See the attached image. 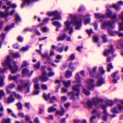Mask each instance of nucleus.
I'll use <instances>...</instances> for the list:
<instances>
[{
  "label": "nucleus",
  "instance_id": "nucleus-1",
  "mask_svg": "<svg viewBox=\"0 0 123 123\" xmlns=\"http://www.w3.org/2000/svg\"><path fill=\"white\" fill-rule=\"evenodd\" d=\"M69 17L72 19L71 21H69V20H67L65 22V24L66 27L64 29V30L67 31L68 30H69V33L71 34L73 32V29L70 27L69 26L72 24L75 25L76 27L75 29L76 30L79 29L81 24V22L80 21L77 20L76 19V17L74 15L70 14Z\"/></svg>",
  "mask_w": 123,
  "mask_h": 123
},
{
  "label": "nucleus",
  "instance_id": "nucleus-2",
  "mask_svg": "<svg viewBox=\"0 0 123 123\" xmlns=\"http://www.w3.org/2000/svg\"><path fill=\"white\" fill-rule=\"evenodd\" d=\"M75 78L76 81H74V83L75 84H77L73 87V89L74 91L68 94V95H71V98L72 99H73V97L74 95L77 96L79 95V87L81 85L80 83V78L78 74L76 75Z\"/></svg>",
  "mask_w": 123,
  "mask_h": 123
},
{
  "label": "nucleus",
  "instance_id": "nucleus-3",
  "mask_svg": "<svg viewBox=\"0 0 123 123\" xmlns=\"http://www.w3.org/2000/svg\"><path fill=\"white\" fill-rule=\"evenodd\" d=\"M10 57L9 56H7L6 57V59L2 63V65L4 67H5L6 66H8L12 73H15L17 70L18 67L15 65L16 62H13L14 65L13 67H12L10 64Z\"/></svg>",
  "mask_w": 123,
  "mask_h": 123
},
{
  "label": "nucleus",
  "instance_id": "nucleus-4",
  "mask_svg": "<svg viewBox=\"0 0 123 123\" xmlns=\"http://www.w3.org/2000/svg\"><path fill=\"white\" fill-rule=\"evenodd\" d=\"M102 101V99L101 98L97 97L93 99L92 102L89 101L87 103L88 107L89 108H91L92 106H95L96 105V103L101 102Z\"/></svg>",
  "mask_w": 123,
  "mask_h": 123
},
{
  "label": "nucleus",
  "instance_id": "nucleus-5",
  "mask_svg": "<svg viewBox=\"0 0 123 123\" xmlns=\"http://www.w3.org/2000/svg\"><path fill=\"white\" fill-rule=\"evenodd\" d=\"M48 14L49 16L54 15L55 16V18L52 19V21L61 18V17L60 16V13L57 11L48 12Z\"/></svg>",
  "mask_w": 123,
  "mask_h": 123
},
{
  "label": "nucleus",
  "instance_id": "nucleus-6",
  "mask_svg": "<svg viewBox=\"0 0 123 123\" xmlns=\"http://www.w3.org/2000/svg\"><path fill=\"white\" fill-rule=\"evenodd\" d=\"M94 80L92 79H88L86 81L87 87L89 89H92L94 86L93 83Z\"/></svg>",
  "mask_w": 123,
  "mask_h": 123
},
{
  "label": "nucleus",
  "instance_id": "nucleus-7",
  "mask_svg": "<svg viewBox=\"0 0 123 123\" xmlns=\"http://www.w3.org/2000/svg\"><path fill=\"white\" fill-rule=\"evenodd\" d=\"M119 17L123 20V21L119 24V30L122 31L123 30V12H122L121 14L119 15Z\"/></svg>",
  "mask_w": 123,
  "mask_h": 123
},
{
  "label": "nucleus",
  "instance_id": "nucleus-8",
  "mask_svg": "<svg viewBox=\"0 0 123 123\" xmlns=\"http://www.w3.org/2000/svg\"><path fill=\"white\" fill-rule=\"evenodd\" d=\"M15 87V85L12 84H10L7 86L6 87V89L7 93L9 94L10 95V93L11 92H10V89L12 88Z\"/></svg>",
  "mask_w": 123,
  "mask_h": 123
},
{
  "label": "nucleus",
  "instance_id": "nucleus-9",
  "mask_svg": "<svg viewBox=\"0 0 123 123\" xmlns=\"http://www.w3.org/2000/svg\"><path fill=\"white\" fill-rule=\"evenodd\" d=\"M34 88L35 91L34 93V94L36 95L38 94L39 92L38 89L39 87V85L37 83H35L34 84Z\"/></svg>",
  "mask_w": 123,
  "mask_h": 123
},
{
  "label": "nucleus",
  "instance_id": "nucleus-10",
  "mask_svg": "<svg viewBox=\"0 0 123 123\" xmlns=\"http://www.w3.org/2000/svg\"><path fill=\"white\" fill-rule=\"evenodd\" d=\"M104 79L102 78H98V80L97 83V86H100L102 84L104 83Z\"/></svg>",
  "mask_w": 123,
  "mask_h": 123
},
{
  "label": "nucleus",
  "instance_id": "nucleus-11",
  "mask_svg": "<svg viewBox=\"0 0 123 123\" xmlns=\"http://www.w3.org/2000/svg\"><path fill=\"white\" fill-rule=\"evenodd\" d=\"M45 74L46 72L44 71H43L42 72V76L40 77V78L42 80L45 81L48 80V78L45 76Z\"/></svg>",
  "mask_w": 123,
  "mask_h": 123
},
{
  "label": "nucleus",
  "instance_id": "nucleus-12",
  "mask_svg": "<svg viewBox=\"0 0 123 123\" xmlns=\"http://www.w3.org/2000/svg\"><path fill=\"white\" fill-rule=\"evenodd\" d=\"M11 96H15V97L18 99H20L22 98V97L18 94H16L14 92H12L10 95Z\"/></svg>",
  "mask_w": 123,
  "mask_h": 123
},
{
  "label": "nucleus",
  "instance_id": "nucleus-13",
  "mask_svg": "<svg viewBox=\"0 0 123 123\" xmlns=\"http://www.w3.org/2000/svg\"><path fill=\"white\" fill-rule=\"evenodd\" d=\"M111 50H110L109 49L108 50H106L104 53V55L105 56H107L110 53H111L112 54L113 52V50L112 49V46H111Z\"/></svg>",
  "mask_w": 123,
  "mask_h": 123
},
{
  "label": "nucleus",
  "instance_id": "nucleus-14",
  "mask_svg": "<svg viewBox=\"0 0 123 123\" xmlns=\"http://www.w3.org/2000/svg\"><path fill=\"white\" fill-rule=\"evenodd\" d=\"M61 111H56V114L62 116L63 115L64 112V110L63 108L62 107H61Z\"/></svg>",
  "mask_w": 123,
  "mask_h": 123
},
{
  "label": "nucleus",
  "instance_id": "nucleus-15",
  "mask_svg": "<svg viewBox=\"0 0 123 123\" xmlns=\"http://www.w3.org/2000/svg\"><path fill=\"white\" fill-rule=\"evenodd\" d=\"M31 74L29 73V71L26 68L24 69L22 71V75L25 76L26 75H30Z\"/></svg>",
  "mask_w": 123,
  "mask_h": 123
},
{
  "label": "nucleus",
  "instance_id": "nucleus-16",
  "mask_svg": "<svg viewBox=\"0 0 123 123\" xmlns=\"http://www.w3.org/2000/svg\"><path fill=\"white\" fill-rule=\"evenodd\" d=\"M62 82L64 85L66 87L69 86L71 83V81L70 80H69L67 81L63 80L62 81Z\"/></svg>",
  "mask_w": 123,
  "mask_h": 123
},
{
  "label": "nucleus",
  "instance_id": "nucleus-17",
  "mask_svg": "<svg viewBox=\"0 0 123 123\" xmlns=\"http://www.w3.org/2000/svg\"><path fill=\"white\" fill-rule=\"evenodd\" d=\"M111 25V23L109 21L105 22L102 24V28H104L106 26H110Z\"/></svg>",
  "mask_w": 123,
  "mask_h": 123
},
{
  "label": "nucleus",
  "instance_id": "nucleus-18",
  "mask_svg": "<svg viewBox=\"0 0 123 123\" xmlns=\"http://www.w3.org/2000/svg\"><path fill=\"white\" fill-rule=\"evenodd\" d=\"M29 81H28L27 83L26 84H25L24 86H21L20 85H19L18 86V89L19 90H21L24 88H25L26 86L29 84Z\"/></svg>",
  "mask_w": 123,
  "mask_h": 123
},
{
  "label": "nucleus",
  "instance_id": "nucleus-19",
  "mask_svg": "<svg viewBox=\"0 0 123 123\" xmlns=\"http://www.w3.org/2000/svg\"><path fill=\"white\" fill-rule=\"evenodd\" d=\"M19 76V75L15 76H12L11 75H10L9 76V79L10 80H16L17 79Z\"/></svg>",
  "mask_w": 123,
  "mask_h": 123
},
{
  "label": "nucleus",
  "instance_id": "nucleus-20",
  "mask_svg": "<svg viewBox=\"0 0 123 123\" xmlns=\"http://www.w3.org/2000/svg\"><path fill=\"white\" fill-rule=\"evenodd\" d=\"M103 114L104 115L103 117V119L104 120H105L107 118V114L106 112V111L104 110L103 112Z\"/></svg>",
  "mask_w": 123,
  "mask_h": 123
},
{
  "label": "nucleus",
  "instance_id": "nucleus-21",
  "mask_svg": "<svg viewBox=\"0 0 123 123\" xmlns=\"http://www.w3.org/2000/svg\"><path fill=\"white\" fill-rule=\"evenodd\" d=\"M65 75L66 77L68 78L71 76L72 73L70 71H67L66 72Z\"/></svg>",
  "mask_w": 123,
  "mask_h": 123
},
{
  "label": "nucleus",
  "instance_id": "nucleus-22",
  "mask_svg": "<svg viewBox=\"0 0 123 123\" xmlns=\"http://www.w3.org/2000/svg\"><path fill=\"white\" fill-rule=\"evenodd\" d=\"M56 109L53 107H50L48 109V111L49 112H53L55 111Z\"/></svg>",
  "mask_w": 123,
  "mask_h": 123
},
{
  "label": "nucleus",
  "instance_id": "nucleus-23",
  "mask_svg": "<svg viewBox=\"0 0 123 123\" xmlns=\"http://www.w3.org/2000/svg\"><path fill=\"white\" fill-rule=\"evenodd\" d=\"M93 114H95L97 115L98 116H99V115L100 114V113L98 111H97L95 110H94L92 112Z\"/></svg>",
  "mask_w": 123,
  "mask_h": 123
},
{
  "label": "nucleus",
  "instance_id": "nucleus-24",
  "mask_svg": "<svg viewBox=\"0 0 123 123\" xmlns=\"http://www.w3.org/2000/svg\"><path fill=\"white\" fill-rule=\"evenodd\" d=\"M11 96H11V97L8 98L7 101V102L8 103H10L13 102V101L14 99L12 98Z\"/></svg>",
  "mask_w": 123,
  "mask_h": 123
},
{
  "label": "nucleus",
  "instance_id": "nucleus-25",
  "mask_svg": "<svg viewBox=\"0 0 123 123\" xmlns=\"http://www.w3.org/2000/svg\"><path fill=\"white\" fill-rule=\"evenodd\" d=\"M66 36V35L65 34L63 36H60L58 37L57 40H62L64 39Z\"/></svg>",
  "mask_w": 123,
  "mask_h": 123
},
{
  "label": "nucleus",
  "instance_id": "nucleus-26",
  "mask_svg": "<svg viewBox=\"0 0 123 123\" xmlns=\"http://www.w3.org/2000/svg\"><path fill=\"white\" fill-rule=\"evenodd\" d=\"M41 88L43 90H45L47 89V86L46 85L43 84L41 85Z\"/></svg>",
  "mask_w": 123,
  "mask_h": 123
},
{
  "label": "nucleus",
  "instance_id": "nucleus-27",
  "mask_svg": "<svg viewBox=\"0 0 123 123\" xmlns=\"http://www.w3.org/2000/svg\"><path fill=\"white\" fill-rule=\"evenodd\" d=\"M83 92L86 95H88L90 94L89 92L87 91L86 89L84 88L83 90Z\"/></svg>",
  "mask_w": 123,
  "mask_h": 123
},
{
  "label": "nucleus",
  "instance_id": "nucleus-28",
  "mask_svg": "<svg viewBox=\"0 0 123 123\" xmlns=\"http://www.w3.org/2000/svg\"><path fill=\"white\" fill-rule=\"evenodd\" d=\"M118 109L121 110L123 109V101L122 102V104H118Z\"/></svg>",
  "mask_w": 123,
  "mask_h": 123
},
{
  "label": "nucleus",
  "instance_id": "nucleus-29",
  "mask_svg": "<svg viewBox=\"0 0 123 123\" xmlns=\"http://www.w3.org/2000/svg\"><path fill=\"white\" fill-rule=\"evenodd\" d=\"M106 104L109 105H112L113 102L111 100H107L106 101Z\"/></svg>",
  "mask_w": 123,
  "mask_h": 123
},
{
  "label": "nucleus",
  "instance_id": "nucleus-30",
  "mask_svg": "<svg viewBox=\"0 0 123 123\" xmlns=\"http://www.w3.org/2000/svg\"><path fill=\"white\" fill-rule=\"evenodd\" d=\"M102 37L103 39V42L105 43L107 42V40L106 39V36L105 35H103L102 36Z\"/></svg>",
  "mask_w": 123,
  "mask_h": 123
},
{
  "label": "nucleus",
  "instance_id": "nucleus-31",
  "mask_svg": "<svg viewBox=\"0 0 123 123\" xmlns=\"http://www.w3.org/2000/svg\"><path fill=\"white\" fill-rule=\"evenodd\" d=\"M50 94L49 93L48 94V95H46L44 93L43 94V97L46 100L49 99L50 96Z\"/></svg>",
  "mask_w": 123,
  "mask_h": 123
},
{
  "label": "nucleus",
  "instance_id": "nucleus-32",
  "mask_svg": "<svg viewBox=\"0 0 123 123\" xmlns=\"http://www.w3.org/2000/svg\"><path fill=\"white\" fill-rule=\"evenodd\" d=\"M42 56L43 58H47L48 59H49V55L48 56V54L47 53L44 54H42Z\"/></svg>",
  "mask_w": 123,
  "mask_h": 123
},
{
  "label": "nucleus",
  "instance_id": "nucleus-33",
  "mask_svg": "<svg viewBox=\"0 0 123 123\" xmlns=\"http://www.w3.org/2000/svg\"><path fill=\"white\" fill-rule=\"evenodd\" d=\"M53 24L57 26L58 27H60L61 25L58 22L55 21L53 23Z\"/></svg>",
  "mask_w": 123,
  "mask_h": 123
},
{
  "label": "nucleus",
  "instance_id": "nucleus-34",
  "mask_svg": "<svg viewBox=\"0 0 123 123\" xmlns=\"http://www.w3.org/2000/svg\"><path fill=\"white\" fill-rule=\"evenodd\" d=\"M16 105L19 109H21L22 108V105L21 103L18 102L16 104Z\"/></svg>",
  "mask_w": 123,
  "mask_h": 123
},
{
  "label": "nucleus",
  "instance_id": "nucleus-35",
  "mask_svg": "<svg viewBox=\"0 0 123 123\" xmlns=\"http://www.w3.org/2000/svg\"><path fill=\"white\" fill-rule=\"evenodd\" d=\"M0 15L1 16L3 17H5L7 15V13L6 12H0Z\"/></svg>",
  "mask_w": 123,
  "mask_h": 123
},
{
  "label": "nucleus",
  "instance_id": "nucleus-36",
  "mask_svg": "<svg viewBox=\"0 0 123 123\" xmlns=\"http://www.w3.org/2000/svg\"><path fill=\"white\" fill-rule=\"evenodd\" d=\"M5 93L3 91L1 90H0V99L2 96H4Z\"/></svg>",
  "mask_w": 123,
  "mask_h": 123
},
{
  "label": "nucleus",
  "instance_id": "nucleus-37",
  "mask_svg": "<svg viewBox=\"0 0 123 123\" xmlns=\"http://www.w3.org/2000/svg\"><path fill=\"white\" fill-rule=\"evenodd\" d=\"M11 2H7V4L9 6H11L13 8H14L16 7V5L13 4H11Z\"/></svg>",
  "mask_w": 123,
  "mask_h": 123
},
{
  "label": "nucleus",
  "instance_id": "nucleus-38",
  "mask_svg": "<svg viewBox=\"0 0 123 123\" xmlns=\"http://www.w3.org/2000/svg\"><path fill=\"white\" fill-rule=\"evenodd\" d=\"M40 63L39 62H38L36 65H34V68L37 69H38L39 68L40 66Z\"/></svg>",
  "mask_w": 123,
  "mask_h": 123
},
{
  "label": "nucleus",
  "instance_id": "nucleus-39",
  "mask_svg": "<svg viewBox=\"0 0 123 123\" xmlns=\"http://www.w3.org/2000/svg\"><path fill=\"white\" fill-rule=\"evenodd\" d=\"M10 121L9 119H4L2 122V123H10Z\"/></svg>",
  "mask_w": 123,
  "mask_h": 123
},
{
  "label": "nucleus",
  "instance_id": "nucleus-40",
  "mask_svg": "<svg viewBox=\"0 0 123 123\" xmlns=\"http://www.w3.org/2000/svg\"><path fill=\"white\" fill-rule=\"evenodd\" d=\"M113 68V67L111 64V63H110L108 65V71H110V69L112 68Z\"/></svg>",
  "mask_w": 123,
  "mask_h": 123
},
{
  "label": "nucleus",
  "instance_id": "nucleus-41",
  "mask_svg": "<svg viewBox=\"0 0 123 123\" xmlns=\"http://www.w3.org/2000/svg\"><path fill=\"white\" fill-rule=\"evenodd\" d=\"M73 64L72 63H70L69 64V67L70 69H72L74 68L73 67Z\"/></svg>",
  "mask_w": 123,
  "mask_h": 123
},
{
  "label": "nucleus",
  "instance_id": "nucleus-42",
  "mask_svg": "<svg viewBox=\"0 0 123 123\" xmlns=\"http://www.w3.org/2000/svg\"><path fill=\"white\" fill-rule=\"evenodd\" d=\"M99 70L100 72L102 74H104L105 72L104 70L103 69L102 67L100 68Z\"/></svg>",
  "mask_w": 123,
  "mask_h": 123
},
{
  "label": "nucleus",
  "instance_id": "nucleus-43",
  "mask_svg": "<svg viewBox=\"0 0 123 123\" xmlns=\"http://www.w3.org/2000/svg\"><path fill=\"white\" fill-rule=\"evenodd\" d=\"M56 98L55 96H54L50 99V102L52 103L53 102V101L56 100Z\"/></svg>",
  "mask_w": 123,
  "mask_h": 123
},
{
  "label": "nucleus",
  "instance_id": "nucleus-44",
  "mask_svg": "<svg viewBox=\"0 0 123 123\" xmlns=\"http://www.w3.org/2000/svg\"><path fill=\"white\" fill-rule=\"evenodd\" d=\"M111 111L112 112L115 113H117L118 112V111L116 107L112 109Z\"/></svg>",
  "mask_w": 123,
  "mask_h": 123
},
{
  "label": "nucleus",
  "instance_id": "nucleus-45",
  "mask_svg": "<svg viewBox=\"0 0 123 123\" xmlns=\"http://www.w3.org/2000/svg\"><path fill=\"white\" fill-rule=\"evenodd\" d=\"M106 14L107 15L108 17L110 16L111 14V11L108 10L106 12Z\"/></svg>",
  "mask_w": 123,
  "mask_h": 123
},
{
  "label": "nucleus",
  "instance_id": "nucleus-46",
  "mask_svg": "<svg viewBox=\"0 0 123 123\" xmlns=\"http://www.w3.org/2000/svg\"><path fill=\"white\" fill-rule=\"evenodd\" d=\"M93 40L94 42H97L98 40V37L96 36H94L93 37Z\"/></svg>",
  "mask_w": 123,
  "mask_h": 123
},
{
  "label": "nucleus",
  "instance_id": "nucleus-47",
  "mask_svg": "<svg viewBox=\"0 0 123 123\" xmlns=\"http://www.w3.org/2000/svg\"><path fill=\"white\" fill-rule=\"evenodd\" d=\"M28 64L25 61H24V63L21 66L22 67H24L28 65Z\"/></svg>",
  "mask_w": 123,
  "mask_h": 123
},
{
  "label": "nucleus",
  "instance_id": "nucleus-48",
  "mask_svg": "<svg viewBox=\"0 0 123 123\" xmlns=\"http://www.w3.org/2000/svg\"><path fill=\"white\" fill-rule=\"evenodd\" d=\"M13 57H14L18 58L20 57V55L17 53H16L13 54Z\"/></svg>",
  "mask_w": 123,
  "mask_h": 123
},
{
  "label": "nucleus",
  "instance_id": "nucleus-49",
  "mask_svg": "<svg viewBox=\"0 0 123 123\" xmlns=\"http://www.w3.org/2000/svg\"><path fill=\"white\" fill-rule=\"evenodd\" d=\"M115 33L119 37H121L123 36V34L121 33H120L119 32L116 31L115 32Z\"/></svg>",
  "mask_w": 123,
  "mask_h": 123
},
{
  "label": "nucleus",
  "instance_id": "nucleus-50",
  "mask_svg": "<svg viewBox=\"0 0 123 123\" xmlns=\"http://www.w3.org/2000/svg\"><path fill=\"white\" fill-rule=\"evenodd\" d=\"M28 48L27 47H23L21 49V51H25L27 50Z\"/></svg>",
  "mask_w": 123,
  "mask_h": 123
},
{
  "label": "nucleus",
  "instance_id": "nucleus-51",
  "mask_svg": "<svg viewBox=\"0 0 123 123\" xmlns=\"http://www.w3.org/2000/svg\"><path fill=\"white\" fill-rule=\"evenodd\" d=\"M3 78H2L0 77V87L2 86L3 84L2 81Z\"/></svg>",
  "mask_w": 123,
  "mask_h": 123
},
{
  "label": "nucleus",
  "instance_id": "nucleus-52",
  "mask_svg": "<svg viewBox=\"0 0 123 123\" xmlns=\"http://www.w3.org/2000/svg\"><path fill=\"white\" fill-rule=\"evenodd\" d=\"M95 18H99L102 17L99 13H95Z\"/></svg>",
  "mask_w": 123,
  "mask_h": 123
},
{
  "label": "nucleus",
  "instance_id": "nucleus-53",
  "mask_svg": "<svg viewBox=\"0 0 123 123\" xmlns=\"http://www.w3.org/2000/svg\"><path fill=\"white\" fill-rule=\"evenodd\" d=\"M61 99L62 100V101H64L66 100H67V97L64 96H62L61 97Z\"/></svg>",
  "mask_w": 123,
  "mask_h": 123
},
{
  "label": "nucleus",
  "instance_id": "nucleus-54",
  "mask_svg": "<svg viewBox=\"0 0 123 123\" xmlns=\"http://www.w3.org/2000/svg\"><path fill=\"white\" fill-rule=\"evenodd\" d=\"M54 73L52 72H50L48 74V75L49 76H51L53 75Z\"/></svg>",
  "mask_w": 123,
  "mask_h": 123
},
{
  "label": "nucleus",
  "instance_id": "nucleus-55",
  "mask_svg": "<svg viewBox=\"0 0 123 123\" xmlns=\"http://www.w3.org/2000/svg\"><path fill=\"white\" fill-rule=\"evenodd\" d=\"M90 21V19L89 18H88L87 19L85 20L84 21V23L85 24H86L89 23Z\"/></svg>",
  "mask_w": 123,
  "mask_h": 123
},
{
  "label": "nucleus",
  "instance_id": "nucleus-56",
  "mask_svg": "<svg viewBox=\"0 0 123 123\" xmlns=\"http://www.w3.org/2000/svg\"><path fill=\"white\" fill-rule=\"evenodd\" d=\"M86 31L87 33L89 35H90L91 34L93 33V31L92 30H86Z\"/></svg>",
  "mask_w": 123,
  "mask_h": 123
},
{
  "label": "nucleus",
  "instance_id": "nucleus-57",
  "mask_svg": "<svg viewBox=\"0 0 123 123\" xmlns=\"http://www.w3.org/2000/svg\"><path fill=\"white\" fill-rule=\"evenodd\" d=\"M25 106L29 109H30V105L29 103H25Z\"/></svg>",
  "mask_w": 123,
  "mask_h": 123
},
{
  "label": "nucleus",
  "instance_id": "nucleus-58",
  "mask_svg": "<svg viewBox=\"0 0 123 123\" xmlns=\"http://www.w3.org/2000/svg\"><path fill=\"white\" fill-rule=\"evenodd\" d=\"M38 79L37 78H35L33 79V81L35 84L37 83L38 82Z\"/></svg>",
  "mask_w": 123,
  "mask_h": 123
},
{
  "label": "nucleus",
  "instance_id": "nucleus-59",
  "mask_svg": "<svg viewBox=\"0 0 123 123\" xmlns=\"http://www.w3.org/2000/svg\"><path fill=\"white\" fill-rule=\"evenodd\" d=\"M63 50V47H61L59 48L57 50L59 52H62Z\"/></svg>",
  "mask_w": 123,
  "mask_h": 123
},
{
  "label": "nucleus",
  "instance_id": "nucleus-60",
  "mask_svg": "<svg viewBox=\"0 0 123 123\" xmlns=\"http://www.w3.org/2000/svg\"><path fill=\"white\" fill-rule=\"evenodd\" d=\"M74 123H78L80 122V120L77 119H75L74 120Z\"/></svg>",
  "mask_w": 123,
  "mask_h": 123
},
{
  "label": "nucleus",
  "instance_id": "nucleus-61",
  "mask_svg": "<svg viewBox=\"0 0 123 123\" xmlns=\"http://www.w3.org/2000/svg\"><path fill=\"white\" fill-rule=\"evenodd\" d=\"M67 91V90L66 88H62V91L63 92H66Z\"/></svg>",
  "mask_w": 123,
  "mask_h": 123
},
{
  "label": "nucleus",
  "instance_id": "nucleus-62",
  "mask_svg": "<svg viewBox=\"0 0 123 123\" xmlns=\"http://www.w3.org/2000/svg\"><path fill=\"white\" fill-rule=\"evenodd\" d=\"M113 7L116 9H117L119 8V7L117 5H114Z\"/></svg>",
  "mask_w": 123,
  "mask_h": 123
},
{
  "label": "nucleus",
  "instance_id": "nucleus-63",
  "mask_svg": "<svg viewBox=\"0 0 123 123\" xmlns=\"http://www.w3.org/2000/svg\"><path fill=\"white\" fill-rule=\"evenodd\" d=\"M70 105V104L68 103L64 105V106L66 108H68V107Z\"/></svg>",
  "mask_w": 123,
  "mask_h": 123
},
{
  "label": "nucleus",
  "instance_id": "nucleus-64",
  "mask_svg": "<svg viewBox=\"0 0 123 123\" xmlns=\"http://www.w3.org/2000/svg\"><path fill=\"white\" fill-rule=\"evenodd\" d=\"M116 16L115 14L113 15L112 16V18L113 20H116Z\"/></svg>",
  "mask_w": 123,
  "mask_h": 123
}]
</instances>
